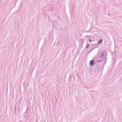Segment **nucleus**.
<instances>
[{
  "instance_id": "nucleus-1",
  "label": "nucleus",
  "mask_w": 122,
  "mask_h": 122,
  "mask_svg": "<svg viewBox=\"0 0 122 122\" xmlns=\"http://www.w3.org/2000/svg\"><path fill=\"white\" fill-rule=\"evenodd\" d=\"M107 52L105 50L103 51L101 53L100 55V57L102 59L104 57V59H107Z\"/></svg>"
},
{
  "instance_id": "nucleus-2",
  "label": "nucleus",
  "mask_w": 122,
  "mask_h": 122,
  "mask_svg": "<svg viewBox=\"0 0 122 122\" xmlns=\"http://www.w3.org/2000/svg\"><path fill=\"white\" fill-rule=\"evenodd\" d=\"M94 60H91L90 61V65L92 66H93L95 64V63H94Z\"/></svg>"
},
{
  "instance_id": "nucleus-3",
  "label": "nucleus",
  "mask_w": 122,
  "mask_h": 122,
  "mask_svg": "<svg viewBox=\"0 0 122 122\" xmlns=\"http://www.w3.org/2000/svg\"><path fill=\"white\" fill-rule=\"evenodd\" d=\"M102 39H101L97 43V45H98L99 44L101 43L102 42Z\"/></svg>"
},
{
  "instance_id": "nucleus-4",
  "label": "nucleus",
  "mask_w": 122,
  "mask_h": 122,
  "mask_svg": "<svg viewBox=\"0 0 122 122\" xmlns=\"http://www.w3.org/2000/svg\"><path fill=\"white\" fill-rule=\"evenodd\" d=\"M89 44H88L87 45V46H86V48L87 49L88 48V47L89 46Z\"/></svg>"
},
{
  "instance_id": "nucleus-5",
  "label": "nucleus",
  "mask_w": 122,
  "mask_h": 122,
  "mask_svg": "<svg viewBox=\"0 0 122 122\" xmlns=\"http://www.w3.org/2000/svg\"><path fill=\"white\" fill-rule=\"evenodd\" d=\"M102 61V60H98V61H97V62H100V61Z\"/></svg>"
},
{
  "instance_id": "nucleus-6",
  "label": "nucleus",
  "mask_w": 122,
  "mask_h": 122,
  "mask_svg": "<svg viewBox=\"0 0 122 122\" xmlns=\"http://www.w3.org/2000/svg\"><path fill=\"white\" fill-rule=\"evenodd\" d=\"M88 40L90 42H91L92 41V40L90 39H89Z\"/></svg>"
},
{
  "instance_id": "nucleus-7",
  "label": "nucleus",
  "mask_w": 122,
  "mask_h": 122,
  "mask_svg": "<svg viewBox=\"0 0 122 122\" xmlns=\"http://www.w3.org/2000/svg\"><path fill=\"white\" fill-rule=\"evenodd\" d=\"M105 59V63L104 64V65H105V63L107 61V59Z\"/></svg>"
},
{
  "instance_id": "nucleus-8",
  "label": "nucleus",
  "mask_w": 122,
  "mask_h": 122,
  "mask_svg": "<svg viewBox=\"0 0 122 122\" xmlns=\"http://www.w3.org/2000/svg\"><path fill=\"white\" fill-rule=\"evenodd\" d=\"M92 51V50H90V51Z\"/></svg>"
},
{
  "instance_id": "nucleus-9",
  "label": "nucleus",
  "mask_w": 122,
  "mask_h": 122,
  "mask_svg": "<svg viewBox=\"0 0 122 122\" xmlns=\"http://www.w3.org/2000/svg\"><path fill=\"white\" fill-rule=\"evenodd\" d=\"M87 89H89L88 88H87Z\"/></svg>"
}]
</instances>
